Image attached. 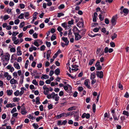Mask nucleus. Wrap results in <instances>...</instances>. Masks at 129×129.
<instances>
[{
    "instance_id": "f257e3e1",
    "label": "nucleus",
    "mask_w": 129,
    "mask_h": 129,
    "mask_svg": "<svg viewBox=\"0 0 129 129\" xmlns=\"http://www.w3.org/2000/svg\"><path fill=\"white\" fill-rule=\"evenodd\" d=\"M10 55L9 54L7 53L5 55L1 57V60L4 67H5L8 63L10 59Z\"/></svg>"
},
{
    "instance_id": "f03ea898",
    "label": "nucleus",
    "mask_w": 129,
    "mask_h": 129,
    "mask_svg": "<svg viewBox=\"0 0 129 129\" xmlns=\"http://www.w3.org/2000/svg\"><path fill=\"white\" fill-rule=\"evenodd\" d=\"M79 64L78 63L76 62L73 63L72 65V68L71 69L72 70L75 72L78 70Z\"/></svg>"
},
{
    "instance_id": "7ed1b4c3",
    "label": "nucleus",
    "mask_w": 129,
    "mask_h": 129,
    "mask_svg": "<svg viewBox=\"0 0 129 129\" xmlns=\"http://www.w3.org/2000/svg\"><path fill=\"white\" fill-rule=\"evenodd\" d=\"M66 83L65 81V92H66L69 94L71 92L72 88L71 86Z\"/></svg>"
},
{
    "instance_id": "20e7f679",
    "label": "nucleus",
    "mask_w": 129,
    "mask_h": 129,
    "mask_svg": "<svg viewBox=\"0 0 129 129\" xmlns=\"http://www.w3.org/2000/svg\"><path fill=\"white\" fill-rule=\"evenodd\" d=\"M71 26V25H68L67 24H66L65 23V29H69L68 31H65V36L67 34H68V35H71L72 33H71V30L70 28Z\"/></svg>"
},
{
    "instance_id": "39448f33",
    "label": "nucleus",
    "mask_w": 129,
    "mask_h": 129,
    "mask_svg": "<svg viewBox=\"0 0 129 129\" xmlns=\"http://www.w3.org/2000/svg\"><path fill=\"white\" fill-rule=\"evenodd\" d=\"M117 18V15H115L112 17L111 20V22L112 25L114 26L116 24Z\"/></svg>"
},
{
    "instance_id": "423d86ee",
    "label": "nucleus",
    "mask_w": 129,
    "mask_h": 129,
    "mask_svg": "<svg viewBox=\"0 0 129 129\" xmlns=\"http://www.w3.org/2000/svg\"><path fill=\"white\" fill-rule=\"evenodd\" d=\"M72 30L74 34H79L80 32V31L78 30L76 26H74L73 27V28Z\"/></svg>"
},
{
    "instance_id": "0eeeda50",
    "label": "nucleus",
    "mask_w": 129,
    "mask_h": 129,
    "mask_svg": "<svg viewBox=\"0 0 129 129\" xmlns=\"http://www.w3.org/2000/svg\"><path fill=\"white\" fill-rule=\"evenodd\" d=\"M90 117V115L88 113L86 114L85 113H84L81 116V118H84L85 117L87 119H89Z\"/></svg>"
},
{
    "instance_id": "6e6552de",
    "label": "nucleus",
    "mask_w": 129,
    "mask_h": 129,
    "mask_svg": "<svg viewBox=\"0 0 129 129\" xmlns=\"http://www.w3.org/2000/svg\"><path fill=\"white\" fill-rule=\"evenodd\" d=\"M55 96V93L54 92H52L51 94H48L47 96V97L48 99H50L51 98H52L54 99Z\"/></svg>"
},
{
    "instance_id": "1a4fd4ad",
    "label": "nucleus",
    "mask_w": 129,
    "mask_h": 129,
    "mask_svg": "<svg viewBox=\"0 0 129 129\" xmlns=\"http://www.w3.org/2000/svg\"><path fill=\"white\" fill-rule=\"evenodd\" d=\"M97 76L100 78H102L103 77V73L102 71L98 72L97 74Z\"/></svg>"
},
{
    "instance_id": "9d476101",
    "label": "nucleus",
    "mask_w": 129,
    "mask_h": 129,
    "mask_svg": "<svg viewBox=\"0 0 129 129\" xmlns=\"http://www.w3.org/2000/svg\"><path fill=\"white\" fill-rule=\"evenodd\" d=\"M89 82V80L88 79H86L85 80L84 82V84L85 86L87 87L88 88L90 89L91 88V87L88 84Z\"/></svg>"
},
{
    "instance_id": "9b49d317",
    "label": "nucleus",
    "mask_w": 129,
    "mask_h": 129,
    "mask_svg": "<svg viewBox=\"0 0 129 129\" xmlns=\"http://www.w3.org/2000/svg\"><path fill=\"white\" fill-rule=\"evenodd\" d=\"M6 68L8 70H10V71L11 72H12L14 70V68L13 67H12L11 65H8L7 67Z\"/></svg>"
},
{
    "instance_id": "f8f14e48",
    "label": "nucleus",
    "mask_w": 129,
    "mask_h": 129,
    "mask_svg": "<svg viewBox=\"0 0 129 129\" xmlns=\"http://www.w3.org/2000/svg\"><path fill=\"white\" fill-rule=\"evenodd\" d=\"M10 83L12 84H18L17 81L14 78L11 79L10 81Z\"/></svg>"
},
{
    "instance_id": "ddd939ff",
    "label": "nucleus",
    "mask_w": 129,
    "mask_h": 129,
    "mask_svg": "<svg viewBox=\"0 0 129 129\" xmlns=\"http://www.w3.org/2000/svg\"><path fill=\"white\" fill-rule=\"evenodd\" d=\"M75 35V39L76 40H79L81 38V35L79 34H74Z\"/></svg>"
},
{
    "instance_id": "4468645a",
    "label": "nucleus",
    "mask_w": 129,
    "mask_h": 129,
    "mask_svg": "<svg viewBox=\"0 0 129 129\" xmlns=\"http://www.w3.org/2000/svg\"><path fill=\"white\" fill-rule=\"evenodd\" d=\"M77 26L79 27H83V22L79 21L77 24Z\"/></svg>"
},
{
    "instance_id": "2eb2a0df",
    "label": "nucleus",
    "mask_w": 129,
    "mask_h": 129,
    "mask_svg": "<svg viewBox=\"0 0 129 129\" xmlns=\"http://www.w3.org/2000/svg\"><path fill=\"white\" fill-rule=\"evenodd\" d=\"M70 60H68V63L66 64V68L67 69H68L70 73H71V68L69 66H70Z\"/></svg>"
},
{
    "instance_id": "dca6fc26",
    "label": "nucleus",
    "mask_w": 129,
    "mask_h": 129,
    "mask_svg": "<svg viewBox=\"0 0 129 129\" xmlns=\"http://www.w3.org/2000/svg\"><path fill=\"white\" fill-rule=\"evenodd\" d=\"M51 53V51L50 50H49L47 51L46 57L47 58V59H48V60H49V58L50 56Z\"/></svg>"
},
{
    "instance_id": "f3484780",
    "label": "nucleus",
    "mask_w": 129,
    "mask_h": 129,
    "mask_svg": "<svg viewBox=\"0 0 129 129\" xmlns=\"http://www.w3.org/2000/svg\"><path fill=\"white\" fill-rule=\"evenodd\" d=\"M76 106H73L71 107L68 109V110L69 111H71L75 110L76 109Z\"/></svg>"
},
{
    "instance_id": "a211bd4d",
    "label": "nucleus",
    "mask_w": 129,
    "mask_h": 129,
    "mask_svg": "<svg viewBox=\"0 0 129 129\" xmlns=\"http://www.w3.org/2000/svg\"><path fill=\"white\" fill-rule=\"evenodd\" d=\"M14 66L15 68H16L17 69H20V67L18 63H14Z\"/></svg>"
},
{
    "instance_id": "6ab92c4d",
    "label": "nucleus",
    "mask_w": 129,
    "mask_h": 129,
    "mask_svg": "<svg viewBox=\"0 0 129 129\" xmlns=\"http://www.w3.org/2000/svg\"><path fill=\"white\" fill-rule=\"evenodd\" d=\"M95 77V74L94 73H92L90 75V79H93Z\"/></svg>"
},
{
    "instance_id": "aec40b11",
    "label": "nucleus",
    "mask_w": 129,
    "mask_h": 129,
    "mask_svg": "<svg viewBox=\"0 0 129 129\" xmlns=\"http://www.w3.org/2000/svg\"><path fill=\"white\" fill-rule=\"evenodd\" d=\"M74 118L75 121H78L79 120V116L78 115H76L74 116Z\"/></svg>"
},
{
    "instance_id": "412c9836",
    "label": "nucleus",
    "mask_w": 129,
    "mask_h": 129,
    "mask_svg": "<svg viewBox=\"0 0 129 129\" xmlns=\"http://www.w3.org/2000/svg\"><path fill=\"white\" fill-rule=\"evenodd\" d=\"M21 113L22 115H25L27 113V111L25 109L21 110Z\"/></svg>"
},
{
    "instance_id": "4be33fe9",
    "label": "nucleus",
    "mask_w": 129,
    "mask_h": 129,
    "mask_svg": "<svg viewBox=\"0 0 129 129\" xmlns=\"http://www.w3.org/2000/svg\"><path fill=\"white\" fill-rule=\"evenodd\" d=\"M60 73V70L59 69H57L55 71V73L57 75H58Z\"/></svg>"
},
{
    "instance_id": "5701e85b",
    "label": "nucleus",
    "mask_w": 129,
    "mask_h": 129,
    "mask_svg": "<svg viewBox=\"0 0 129 129\" xmlns=\"http://www.w3.org/2000/svg\"><path fill=\"white\" fill-rule=\"evenodd\" d=\"M64 115V113H61L59 115H57L56 116V117L57 118H59L62 117H63Z\"/></svg>"
},
{
    "instance_id": "b1692460",
    "label": "nucleus",
    "mask_w": 129,
    "mask_h": 129,
    "mask_svg": "<svg viewBox=\"0 0 129 129\" xmlns=\"http://www.w3.org/2000/svg\"><path fill=\"white\" fill-rule=\"evenodd\" d=\"M49 78L48 75H43V76L41 77V79L43 78L45 79H48Z\"/></svg>"
},
{
    "instance_id": "393cba45",
    "label": "nucleus",
    "mask_w": 129,
    "mask_h": 129,
    "mask_svg": "<svg viewBox=\"0 0 129 129\" xmlns=\"http://www.w3.org/2000/svg\"><path fill=\"white\" fill-rule=\"evenodd\" d=\"M74 112H69L67 113H65V116H68L70 115H72L73 114Z\"/></svg>"
},
{
    "instance_id": "a878e982",
    "label": "nucleus",
    "mask_w": 129,
    "mask_h": 129,
    "mask_svg": "<svg viewBox=\"0 0 129 129\" xmlns=\"http://www.w3.org/2000/svg\"><path fill=\"white\" fill-rule=\"evenodd\" d=\"M32 125L34 127L35 129H37L39 127V125L37 123H33V124Z\"/></svg>"
},
{
    "instance_id": "bb28decb",
    "label": "nucleus",
    "mask_w": 129,
    "mask_h": 129,
    "mask_svg": "<svg viewBox=\"0 0 129 129\" xmlns=\"http://www.w3.org/2000/svg\"><path fill=\"white\" fill-rule=\"evenodd\" d=\"M123 12L125 15H127L128 12V10L127 9L124 8L123 10Z\"/></svg>"
},
{
    "instance_id": "cd10ccee",
    "label": "nucleus",
    "mask_w": 129,
    "mask_h": 129,
    "mask_svg": "<svg viewBox=\"0 0 129 129\" xmlns=\"http://www.w3.org/2000/svg\"><path fill=\"white\" fill-rule=\"evenodd\" d=\"M24 18V15L23 13H21L19 16L18 18L20 19H23Z\"/></svg>"
},
{
    "instance_id": "c85d7f7f",
    "label": "nucleus",
    "mask_w": 129,
    "mask_h": 129,
    "mask_svg": "<svg viewBox=\"0 0 129 129\" xmlns=\"http://www.w3.org/2000/svg\"><path fill=\"white\" fill-rule=\"evenodd\" d=\"M7 92L8 95H10L12 94L13 91L12 90H7Z\"/></svg>"
},
{
    "instance_id": "c756f323",
    "label": "nucleus",
    "mask_w": 129,
    "mask_h": 129,
    "mask_svg": "<svg viewBox=\"0 0 129 129\" xmlns=\"http://www.w3.org/2000/svg\"><path fill=\"white\" fill-rule=\"evenodd\" d=\"M10 18V17L8 15H5L4 16L3 19L4 20H7Z\"/></svg>"
},
{
    "instance_id": "7c9ffc66",
    "label": "nucleus",
    "mask_w": 129,
    "mask_h": 129,
    "mask_svg": "<svg viewBox=\"0 0 129 129\" xmlns=\"http://www.w3.org/2000/svg\"><path fill=\"white\" fill-rule=\"evenodd\" d=\"M102 49L101 48H98L96 49V53L97 54H99L101 50Z\"/></svg>"
},
{
    "instance_id": "2f4dec72",
    "label": "nucleus",
    "mask_w": 129,
    "mask_h": 129,
    "mask_svg": "<svg viewBox=\"0 0 129 129\" xmlns=\"http://www.w3.org/2000/svg\"><path fill=\"white\" fill-rule=\"evenodd\" d=\"M49 91V88H47V89L46 90H44V93L46 95H48V92Z\"/></svg>"
},
{
    "instance_id": "473e14b6",
    "label": "nucleus",
    "mask_w": 129,
    "mask_h": 129,
    "mask_svg": "<svg viewBox=\"0 0 129 129\" xmlns=\"http://www.w3.org/2000/svg\"><path fill=\"white\" fill-rule=\"evenodd\" d=\"M20 100V99L19 98H14L13 99V101L15 102H17Z\"/></svg>"
},
{
    "instance_id": "72a5a7b5",
    "label": "nucleus",
    "mask_w": 129,
    "mask_h": 129,
    "mask_svg": "<svg viewBox=\"0 0 129 129\" xmlns=\"http://www.w3.org/2000/svg\"><path fill=\"white\" fill-rule=\"evenodd\" d=\"M36 103L37 104H39L40 103V98L39 97H37L36 98Z\"/></svg>"
},
{
    "instance_id": "f704fd0d",
    "label": "nucleus",
    "mask_w": 129,
    "mask_h": 129,
    "mask_svg": "<svg viewBox=\"0 0 129 129\" xmlns=\"http://www.w3.org/2000/svg\"><path fill=\"white\" fill-rule=\"evenodd\" d=\"M123 114L125 115H126L127 116H128L129 115V112L128 111H123Z\"/></svg>"
},
{
    "instance_id": "c9c22d12",
    "label": "nucleus",
    "mask_w": 129,
    "mask_h": 129,
    "mask_svg": "<svg viewBox=\"0 0 129 129\" xmlns=\"http://www.w3.org/2000/svg\"><path fill=\"white\" fill-rule=\"evenodd\" d=\"M64 6L63 4H61L58 7V8L59 10H61L64 8Z\"/></svg>"
},
{
    "instance_id": "e433bc0d",
    "label": "nucleus",
    "mask_w": 129,
    "mask_h": 129,
    "mask_svg": "<svg viewBox=\"0 0 129 129\" xmlns=\"http://www.w3.org/2000/svg\"><path fill=\"white\" fill-rule=\"evenodd\" d=\"M69 43V41L67 38H65V45H67Z\"/></svg>"
},
{
    "instance_id": "4c0bfd02",
    "label": "nucleus",
    "mask_w": 129,
    "mask_h": 129,
    "mask_svg": "<svg viewBox=\"0 0 129 129\" xmlns=\"http://www.w3.org/2000/svg\"><path fill=\"white\" fill-rule=\"evenodd\" d=\"M25 23L24 21L21 22L19 25V27L21 28L24 25Z\"/></svg>"
},
{
    "instance_id": "58836bf2",
    "label": "nucleus",
    "mask_w": 129,
    "mask_h": 129,
    "mask_svg": "<svg viewBox=\"0 0 129 129\" xmlns=\"http://www.w3.org/2000/svg\"><path fill=\"white\" fill-rule=\"evenodd\" d=\"M99 18L101 21H102L104 19V17L103 16H102L101 14H100L99 15Z\"/></svg>"
},
{
    "instance_id": "ea45409f",
    "label": "nucleus",
    "mask_w": 129,
    "mask_h": 129,
    "mask_svg": "<svg viewBox=\"0 0 129 129\" xmlns=\"http://www.w3.org/2000/svg\"><path fill=\"white\" fill-rule=\"evenodd\" d=\"M113 118L115 120H118V118L115 115V114H113Z\"/></svg>"
},
{
    "instance_id": "a19ab883",
    "label": "nucleus",
    "mask_w": 129,
    "mask_h": 129,
    "mask_svg": "<svg viewBox=\"0 0 129 129\" xmlns=\"http://www.w3.org/2000/svg\"><path fill=\"white\" fill-rule=\"evenodd\" d=\"M55 100L56 101H58L59 99V97L58 95V94H55Z\"/></svg>"
},
{
    "instance_id": "79ce46f5",
    "label": "nucleus",
    "mask_w": 129,
    "mask_h": 129,
    "mask_svg": "<svg viewBox=\"0 0 129 129\" xmlns=\"http://www.w3.org/2000/svg\"><path fill=\"white\" fill-rule=\"evenodd\" d=\"M28 117L32 120H34L35 118V117H34L33 116H32L31 114H29L28 115Z\"/></svg>"
},
{
    "instance_id": "37998d69",
    "label": "nucleus",
    "mask_w": 129,
    "mask_h": 129,
    "mask_svg": "<svg viewBox=\"0 0 129 129\" xmlns=\"http://www.w3.org/2000/svg\"><path fill=\"white\" fill-rule=\"evenodd\" d=\"M29 63V60H27L26 61V63L25 65V67L26 69H27V66L28 64Z\"/></svg>"
},
{
    "instance_id": "c03bdc74",
    "label": "nucleus",
    "mask_w": 129,
    "mask_h": 129,
    "mask_svg": "<svg viewBox=\"0 0 129 129\" xmlns=\"http://www.w3.org/2000/svg\"><path fill=\"white\" fill-rule=\"evenodd\" d=\"M95 61L94 59H92L90 60L88 63V64L89 65H91L93 63L94 61Z\"/></svg>"
},
{
    "instance_id": "a18cd8bd",
    "label": "nucleus",
    "mask_w": 129,
    "mask_h": 129,
    "mask_svg": "<svg viewBox=\"0 0 129 129\" xmlns=\"http://www.w3.org/2000/svg\"><path fill=\"white\" fill-rule=\"evenodd\" d=\"M95 107H96V106H95V104H93L92 106V109L93 110V112H95V109H95V108H96Z\"/></svg>"
},
{
    "instance_id": "49530a36",
    "label": "nucleus",
    "mask_w": 129,
    "mask_h": 129,
    "mask_svg": "<svg viewBox=\"0 0 129 129\" xmlns=\"http://www.w3.org/2000/svg\"><path fill=\"white\" fill-rule=\"evenodd\" d=\"M46 44L47 46L48 47H50L51 45V44L50 42L46 41Z\"/></svg>"
},
{
    "instance_id": "de8ad7c7",
    "label": "nucleus",
    "mask_w": 129,
    "mask_h": 129,
    "mask_svg": "<svg viewBox=\"0 0 129 129\" xmlns=\"http://www.w3.org/2000/svg\"><path fill=\"white\" fill-rule=\"evenodd\" d=\"M32 83L34 85H38V83L36 80L34 79L33 80Z\"/></svg>"
},
{
    "instance_id": "09e8293b",
    "label": "nucleus",
    "mask_w": 129,
    "mask_h": 129,
    "mask_svg": "<svg viewBox=\"0 0 129 129\" xmlns=\"http://www.w3.org/2000/svg\"><path fill=\"white\" fill-rule=\"evenodd\" d=\"M23 14L24 15V16L26 18L27 17L29 16V13L28 12H25Z\"/></svg>"
},
{
    "instance_id": "8fccbe9b",
    "label": "nucleus",
    "mask_w": 129,
    "mask_h": 129,
    "mask_svg": "<svg viewBox=\"0 0 129 129\" xmlns=\"http://www.w3.org/2000/svg\"><path fill=\"white\" fill-rule=\"evenodd\" d=\"M74 20L73 19H71L70 21H69L68 22V24L69 25H72L73 24Z\"/></svg>"
},
{
    "instance_id": "3c124183",
    "label": "nucleus",
    "mask_w": 129,
    "mask_h": 129,
    "mask_svg": "<svg viewBox=\"0 0 129 129\" xmlns=\"http://www.w3.org/2000/svg\"><path fill=\"white\" fill-rule=\"evenodd\" d=\"M64 15V14L61 13H57V17H60L61 16H63Z\"/></svg>"
},
{
    "instance_id": "603ef678",
    "label": "nucleus",
    "mask_w": 129,
    "mask_h": 129,
    "mask_svg": "<svg viewBox=\"0 0 129 129\" xmlns=\"http://www.w3.org/2000/svg\"><path fill=\"white\" fill-rule=\"evenodd\" d=\"M45 47L44 45H42L40 48V50L41 51H44L45 50Z\"/></svg>"
},
{
    "instance_id": "864d4df0",
    "label": "nucleus",
    "mask_w": 129,
    "mask_h": 129,
    "mask_svg": "<svg viewBox=\"0 0 129 129\" xmlns=\"http://www.w3.org/2000/svg\"><path fill=\"white\" fill-rule=\"evenodd\" d=\"M17 111V110L15 107L13 108L12 110L11 111V113L12 114L14 112H16Z\"/></svg>"
},
{
    "instance_id": "5fc2aeb1",
    "label": "nucleus",
    "mask_w": 129,
    "mask_h": 129,
    "mask_svg": "<svg viewBox=\"0 0 129 129\" xmlns=\"http://www.w3.org/2000/svg\"><path fill=\"white\" fill-rule=\"evenodd\" d=\"M118 87L121 90H122L123 89V86L120 83H119L118 84Z\"/></svg>"
},
{
    "instance_id": "6e6d98bb",
    "label": "nucleus",
    "mask_w": 129,
    "mask_h": 129,
    "mask_svg": "<svg viewBox=\"0 0 129 129\" xmlns=\"http://www.w3.org/2000/svg\"><path fill=\"white\" fill-rule=\"evenodd\" d=\"M14 94L16 96H18L19 95V90H16L14 93Z\"/></svg>"
},
{
    "instance_id": "4d7b16f0",
    "label": "nucleus",
    "mask_w": 129,
    "mask_h": 129,
    "mask_svg": "<svg viewBox=\"0 0 129 129\" xmlns=\"http://www.w3.org/2000/svg\"><path fill=\"white\" fill-rule=\"evenodd\" d=\"M13 106L12 105L11 103L10 104H7L6 105V107L7 108L11 107L12 108L13 107Z\"/></svg>"
},
{
    "instance_id": "13d9d810",
    "label": "nucleus",
    "mask_w": 129,
    "mask_h": 129,
    "mask_svg": "<svg viewBox=\"0 0 129 129\" xmlns=\"http://www.w3.org/2000/svg\"><path fill=\"white\" fill-rule=\"evenodd\" d=\"M99 30V29L97 27L94 28L93 29V31L95 32H98Z\"/></svg>"
},
{
    "instance_id": "bf43d9fd",
    "label": "nucleus",
    "mask_w": 129,
    "mask_h": 129,
    "mask_svg": "<svg viewBox=\"0 0 129 129\" xmlns=\"http://www.w3.org/2000/svg\"><path fill=\"white\" fill-rule=\"evenodd\" d=\"M17 55H18V56H20V55H21L22 54L21 51V50L17 51Z\"/></svg>"
},
{
    "instance_id": "052dcab7",
    "label": "nucleus",
    "mask_w": 129,
    "mask_h": 129,
    "mask_svg": "<svg viewBox=\"0 0 129 129\" xmlns=\"http://www.w3.org/2000/svg\"><path fill=\"white\" fill-rule=\"evenodd\" d=\"M19 20L18 19H17L14 21V23L16 24L17 25L19 24Z\"/></svg>"
},
{
    "instance_id": "680f3d73",
    "label": "nucleus",
    "mask_w": 129,
    "mask_h": 129,
    "mask_svg": "<svg viewBox=\"0 0 129 129\" xmlns=\"http://www.w3.org/2000/svg\"><path fill=\"white\" fill-rule=\"evenodd\" d=\"M56 38V36H55L52 35L51 38V41H53Z\"/></svg>"
},
{
    "instance_id": "e2e57ef3",
    "label": "nucleus",
    "mask_w": 129,
    "mask_h": 129,
    "mask_svg": "<svg viewBox=\"0 0 129 129\" xmlns=\"http://www.w3.org/2000/svg\"><path fill=\"white\" fill-rule=\"evenodd\" d=\"M43 117L42 116H40L36 118V121L37 122H39L41 119Z\"/></svg>"
},
{
    "instance_id": "0e129e2a",
    "label": "nucleus",
    "mask_w": 129,
    "mask_h": 129,
    "mask_svg": "<svg viewBox=\"0 0 129 129\" xmlns=\"http://www.w3.org/2000/svg\"><path fill=\"white\" fill-rule=\"evenodd\" d=\"M15 119H14L13 118H12L11 119V122L12 124L13 125L14 124V123L15 121Z\"/></svg>"
},
{
    "instance_id": "69168bd1",
    "label": "nucleus",
    "mask_w": 129,
    "mask_h": 129,
    "mask_svg": "<svg viewBox=\"0 0 129 129\" xmlns=\"http://www.w3.org/2000/svg\"><path fill=\"white\" fill-rule=\"evenodd\" d=\"M9 75V74L7 72H5L4 73V75L5 77L7 78L8 77Z\"/></svg>"
},
{
    "instance_id": "338daca9",
    "label": "nucleus",
    "mask_w": 129,
    "mask_h": 129,
    "mask_svg": "<svg viewBox=\"0 0 129 129\" xmlns=\"http://www.w3.org/2000/svg\"><path fill=\"white\" fill-rule=\"evenodd\" d=\"M110 46L111 47H114L115 46L114 43L113 42H111L110 43Z\"/></svg>"
},
{
    "instance_id": "774afa93",
    "label": "nucleus",
    "mask_w": 129,
    "mask_h": 129,
    "mask_svg": "<svg viewBox=\"0 0 129 129\" xmlns=\"http://www.w3.org/2000/svg\"><path fill=\"white\" fill-rule=\"evenodd\" d=\"M20 7L21 9H24L25 8V6L24 4H20Z\"/></svg>"
}]
</instances>
